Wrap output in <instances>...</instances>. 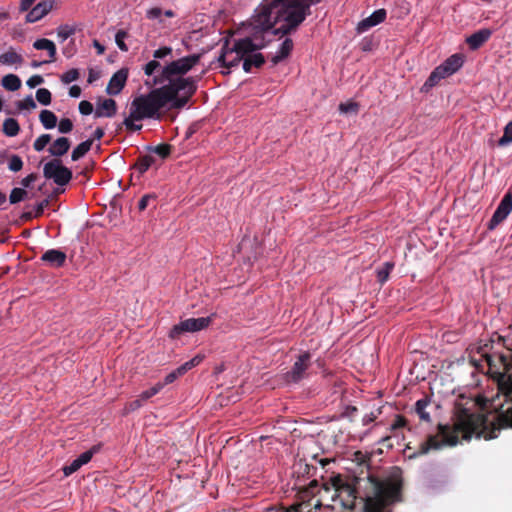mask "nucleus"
Listing matches in <instances>:
<instances>
[{"label":"nucleus","mask_w":512,"mask_h":512,"mask_svg":"<svg viewBox=\"0 0 512 512\" xmlns=\"http://www.w3.org/2000/svg\"><path fill=\"white\" fill-rule=\"evenodd\" d=\"M322 0H300L303 9L305 10V13H307V16L311 14V6L316 5L320 3Z\"/></svg>","instance_id":"59"},{"label":"nucleus","mask_w":512,"mask_h":512,"mask_svg":"<svg viewBox=\"0 0 512 512\" xmlns=\"http://www.w3.org/2000/svg\"><path fill=\"white\" fill-rule=\"evenodd\" d=\"M37 178L38 175L36 173H31L21 180V185L25 188H28L34 181H36Z\"/></svg>","instance_id":"60"},{"label":"nucleus","mask_w":512,"mask_h":512,"mask_svg":"<svg viewBox=\"0 0 512 512\" xmlns=\"http://www.w3.org/2000/svg\"><path fill=\"white\" fill-rule=\"evenodd\" d=\"M33 218H37V217L35 216V212H31V211L23 212L20 216V219L24 222L30 221Z\"/></svg>","instance_id":"64"},{"label":"nucleus","mask_w":512,"mask_h":512,"mask_svg":"<svg viewBox=\"0 0 512 512\" xmlns=\"http://www.w3.org/2000/svg\"><path fill=\"white\" fill-rule=\"evenodd\" d=\"M127 37H128V32L125 30H118L115 35V42H116L118 48L123 52H127L129 50L127 44L124 42V39Z\"/></svg>","instance_id":"42"},{"label":"nucleus","mask_w":512,"mask_h":512,"mask_svg":"<svg viewBox=\"0 0 512 512\" xmlns=\"http://www.w3.org/2000/svg\"><path fill=\"white\" fill-rule=\"evenodd\" d=\"M172 54V48L168 46L161 47L153 52V57L157 59H163L168 55Z\"/></svg>","instance_id":"54"},{"label":"nucleus","mask_w":512,"mask_h":512,"mask_svg":"<svg viewBox=\"0 0 512 512\" xmlns=\"http://www.w3.org/2000/svg\"><path fill=\"white\" fill-rule=\"evenodd\" d=\"M406 424H407V420H406V418L404 416L396 415L393 423L390 426V430L391 431H395L397 429L405 427Z\"/></svg>","instance_id":"53"},{"label":"nucleus","mask_w":512,"mask_h":512,"mask_svg":"<svg viewBox=\"0 0 512 512\" xmlns=\"http://www.w3.org/2000/svg\"><path fill=\"white\" fill-rule=\"evenodd\" d=\"M339 110L341 113L347 114V113H357L359 110V105L356 102H345L340 103Z\"/></svg>","instance_id":"46"},{"label":"nucleus","mask_w":512,"mask_h":512,"mask_svg":"<svg viewBox=\"0 0 512 512\" xmlns=\"http://www.w3.org/2000/svg\"><path fill=\"white\" fill-rule=\"evenodd\" d=\"M387 16V12L385 9L381 8L375 10L370 16L361 20L356 27V31L358 34H362L368 31L370 28L382 23Z\"/></svg>","instance_id":"13"},{"label":"nucleus","mask_w":512,"mask_h":512,"mask_svg":"<svg viewBox=\"0 0 512 512\" xmlns=\"http://www.w3.org/2000/svg\"><path fill=\"white\" fill-rule=\"evenodd\" d=\"M143 402H144V400H143V399H141V397L139 396V398H138V399L133 400V401H131V402L128 404L127 409H128L129 411L137 410V409H139V408L142 406V403H143Z\"/></svg>","instance_id":"62"},{"label":"nucleus","mask_w":512,"mask_h":512,"mask_svg":"<svg viewBox=\"0 0 512 512\" xmlns=\"http://www.w3.org/2000/svg\"><path fill=\"white\" fill-rule=\"evenodd\" d=\"M92 145H93V139H88V140L80 143L73 149V151L71 153V159L73 161H78L79 159L84 157L90 151Z\"/></svg>","instance_id":"26"},{"label":"nucleus","mask_w":512,"mask_h":512,"mask_svg":"<svg viewBox=\"0 0 512 512\" xmlns=\"http://www.w3.org/2000/svg\"><path fill=\"white\" fill-rule=\"evenodd\" d=\"M155 162V158L151 155H142L138 157L133 168H135L140 174H144Z\"/></svg>","instance_id":"28"},{"label":"nucleus","mask_w":512,"mask_h":512,"mask_svg":"<svg viewBox=\"0 0 512 512\" xmlns=\"http://www.w3.org/2000/svg\"><path fill=\"white\" fill-rule=\"evenodd\" d=\"M20 132V125L14 118H7L3 122V133L8 137H14Z\"/></svg>","instance_id":"30"},{"label":"nucleus","mask_w":512,"mask_h":512,"mask_svg":"<svg viewBox=\"0 0 512 512\" xmlns=\"http://www.w3.org/2000/svg\"><path fill=\"white\" fill-rule=\"evenodd\" d=\"M128 78V70L120 69L112 75L106 88L109 95H118L124 88Z\"/></svg>","instance_id":"14"},{"label":"nucleus","mask_w":512,"mask_h":512,"mask_svg":"<svg viewBox=\"0 0 512 512\" xmlns=\"http://www.w3.org/2000/svg\"><path fill=\"white\" fill-rule=\"evenodd\" d=\"M500 361L504 371L498 374V389L504 396L505 402L512 403V354L510 356L501 355ZM504 428L512 429V405L499 413L493 420H490L487 415L463 410L459 413L454 427L439 424L438 434L429 435L426 441L419 445L417 451L409 454L408 457L412 459L425 455L431 450L455 446L458 443L459 434H462L464 439L476 436L491 440L497 438L498 433Z\"/></svg>","instance_id":"1"},{"label":"nucleus","mask_w":512,"mask_h":512,"mask_svg":"<svg viewBox=\"0 0 512 512\" xmlns=\"http://www.w3.org/2000/svg\"><path fill=\"white\" fill-rule=\"evenodd\" d=\"M246 26L249 30L250 36L235 40L232 47L233 51H236L243 58L265 48L268 44L264 39V33L258 34L257 38L254 35L255 30L252 24V18L248 21Z\"/></svg>","instance_id":"7"},{"label":"nucleus","mask_w":512,"mask_h":512,"mask_svg":"<svg viewBox=\"0 0 512 512\" xmlns=\"http://www.w3.org/2000/svg\"><path fill=\"white\" fill-rule=\"evenodd\" d=\"M464 63V57L462 54H454L447 58L440 67L443 69L444 74L450 76L457 72Z\"/></svg>","instance_id":"18"},{"label":"nucleus","mask_w":512,"mask_h":512,"mask_svg":"<svg viewBox=\"0 0 512 512\" xmlns=\"http://www.w3.org/2000/svg\"><path fill=\"white\" fill-rule=\"evenodd\" d=\"M76 32V28L67 24L60 25L57 28V36L61 42H64L70 36L74 35Z\"/></svg>","instance_id":"37"},{"label":"nucleus","mask_w":512,"mask_h":512,"mask_svg":"<svg viewBox=\"0 0 512 512\" xmlns=\"http://www.w3.org/2000/svg\"><path fill=\"white\" fill-rule=\"evenodd\" d=\"M117 112L116 101L108 98L99 105L95 111V117H113Z\"/></svg>","instance_id":"21"},{"label":"nucleus","mask_w":512,"mask_h":512,"mask_svg":"<svg viewBox=\"0 0 512 512\" xmlns=\"http://www.w3.org/2000/svg\"><path fill=\"white\" fill-rule=\"evenodd\" d=\"M241 61H243V57L236 51H233V48L229 47L228 42L226 41L221 49V54L218 57V62L221 67L227 70L225 73H230V69L237 67Z\"/></svg>","instance_id":"12"},{"label":"nucleus","mask_w":512,"mask_h":512,"mask_svg":"<svg viewBox=\"0 0 512 512\" xmlns=\"http://www.w3.org/2000/svg\"><path fill=\"white\" fill-rule=\"evenodd\" d=\"M161 67L160 63L154 58L149 61L143 68L145 75L152 76L157 69Z\"/></svg>","instance_id":"51"},{"label":"nucleus","mask_w":512,"mask_h":512,"mask_svg":"<svg viewBox=\"0 0 512 512\" xmlns=\"http://www.w3.org/2000/svg\"><path fill=\"white\" fill-rule=\"evenodd\" d=\"M33 47L36 50H46L50 58L49 61L54 62L56 60L57 49L53 41L46 38L37 39L33 43Z\"/></svg>","instance_id":"23"},{"label":"nucleus","mask_w":512,"mask_h":512,"mask_svg":"<svg viewBox=\"0 0 512 512\" xmlns=\"http://www.w3.org/2000/svg\"><path fill=\"white\" fill-rule=\"evenodd\" d=\"M79 112L82 115H89L93 112V105L87 100H83L79 103Z\"/></svg>","instance_id":"56"},{"label":"nucleus","mask_w":512,"mask_h":512,"mask_svg":"<svg viewBox=\"0 0 512 512\" xmlns=\"http://www.w3.org/2000/svg\"><path fill=\"white\" fill-rule=\"evenodd\" d=\"M171 101L163 86L152 89L145 95L137 96L131 102V107L139 115L133 116L138 119H161L160 110L165 108Z\"/></svg>","instance_id":"4"},{"label":"nucleus","mask_w":512,"mask_h":512,"mask_svg":"<svg viewBox=\"0 0 512 512\" xmlns=\"http://www.w3.org/2000/svg\"><path fill=\"white\" fill-rule=\"evenodd\" d=\"M293 47V40L291 38H286L280 45L277 53L271 58L272 64L277 65L278 63L286 59L291 54Z\"/></svg>","instance_id":"22"},{"label":"nucleus","mask_w":512,"mask_h":512,"mask_svg":"<svg viewBox=\"0 0 512 512\" xmlns=\"http://www.w3.org/2000/svg\"><path fill=\"white\" fill-rule=\"evenodd\" d=\"M317 468L313 465L306 463L303 460H299L294 464V473L298 476H307L311 477L316 472Z\"/></svg>","instance_id":"27"},{"label":"nucleus","mask_w":512,"mask_h":512,"mask_svg":"<svg viewBox=\"0 0 512 512\" xmlns=\"http://www.w3.org/2000/svg\"><path fill=\"white\" fill-rule=\"evenodd\" d=\"M512 211V191L511 189L503 196L494 214L488 222V229H495L502 223Z\"/></svg>","instance_id":"11"},{"label":"nucleus","mask_w":512,"mask_h":512,"mask_svg":"<svg viewBox=\"0 0 512 512\" xmlns=\"http://www.w3.org/2000/svg\"><path fill=\"white\" fill-rule=\"evenodd\" d=\"M8 167L13 172H18L23 167V161L18 155H12L9 159Z\"/></svg>","instance_id":"48"},{"label":"nucleus","mask_w":512,"mask_h":512,"mask_svg":"<svg viewBox=\"0 0 512 512\" xmlns=\"http://www.w3.org/2000/svg\"><path fill=\"white\" fill-rule=\"evenodd\" d=\"M2 86L8 91H17L21 87V80L15 74H8L2 78Z\"/></svg>","instance_id":"31"},{"label":"nucleus","mask_w":512,"mask_h":512,"mask_svg":"<svg viewBox=\"0 0 512 512\" xmlns=\"http://www.w3.org/2000/svg\"><path fill=\"white\" fill-rule=\"evenodd\" d=\"M81 467H82V465L80 464L79 460L76 458L69 465H67L63 468L64 475L69 476V475L75 473L76 471H78Z\"/></svg>","instance_id":"52"},{"label":"nucleus","mask_w":512,"mask_h":512,"mask_svg":"<svg viewBox=\"0 0 512 512\" xmlns=\"http://www.w3.org/2000/svg\"><path fill=\"white\" fill-rule=\"evenodd\" d=\"M200 60L199 54H192L172 61L163 67L160 75L155 76L153 85L163 84L165 81L173 80L174 76H181L190 71Z\"/></svg>","instance_id":"6"},{"label":"nucleus","mask_w":512,"mask_h":512,"mask_svg":"<svg viewBox=\"0 0 512 512\" xmlns=\"http://www.w3.org/2000/svg\"><path fill=\"white\" fill-rule=\"evenodd\" d=\"M22 62L23 57L12 48L0 55V63L2 65L22 64Z\"/></svg>","instance_id":"25"},{"label":"nucleus","mask_w":512,"mask_h":512,"mask_svg":"<svg viewBox=\"0 0 512 512\" xmlns=\"http://www.w3.org/2000/svg\"><path fill=\"white\" fill-rule=\"evenodd\" d=\"M162 389H163V384L157 383L150 389L143 391L140 394V397H141V399L146 401V400L150 399L151 397L155 396L156 394H158Z\"/></svg>","instance_id":"45"},{"label":"nucleus","mask_w":512,"mask_h":512,"mask_svg":"<svg viewBox=\"0 0 512 512\" xmlns=\"http://www.w3.org/2000/svg\"><path fill=\"white\" fill-rule=\"evenodd\" d=\"M156 196L154 194H146L141 197L138 202L139 211H144L150 204V202H155Z\"/></svg>","instance_id":"49"},{"label":"nucleus","mask_w":512,"mask_h":512,"mask_svg":"<svg viewBox=\"0 0 512 512\" xmlns=\"http://www.w3.org/2000/svg\"><path fill=\"white\" fill-rule=\"evenodd\" d=\"M429 405V401L427 399H420L415 403V411L419 415L420 419L429 422L430 415L426 411L427 406Z\"/></svg>","instance_id":"33"},{"label":"nucleus","mask_w":512,"mask_h":512,"mask_svg":"<svg viewBox=\"0 0 512 512\" xmlns=\"http://www.w3.org/2000/svg\"><path fill=\"white\" fill-rule=\"evenodd\" d=\"M28 196V192L23 188H13L10 195L9 201L11 204H16L23 201Z\"/></svg>","instance_id":"38"},{"label":"nucleus","mask_w":512,"mask_h":512,"mask_svg":"<svg viewBox=\"0 0 512 512\" xmlns=\"http://www.w3.org/2000/svg\"><path fill=\"white\" fill-rule=\"evenodd\" d=\"M147 149L149 152L157 154L162 159L168 158L172 152V146L168 143H162L157 146H148Z\"/></svg>","instance_id":"32"},{"label":"nucleus","mask_w":512,"mask_h":512,"mask_svg":"<svg viewBox=\"0 0 512 512\" xmlns=\"http://www.w3.org/2000/svg\"><path fill=\"white\" fill-rule=\"evenodd\" d=\"M446 77H448V76L446 74H444L443 69L440 66L436 67L431 72V74L429 75V77L427 78L425 83L423 84L421 90L425 91V92H428L431 88L436 86L440 82V80H442V79H444Z\"/></svg>","instance_id":"24"},{"label":"nucleus","mask_w":512,"mask_h":512,"mask_svg":"<svg viewBox=\"0 0 512 512\" xmlns=\"http://www.w3.org/2000/svg\"><path fill=\"white\" fill-rule=\"evenodd\" d=\"M99 450H100V446L99 445H94L89 450H87V451L83 452L82 454H80L77 459L79 460L80 464L83 466V465L87 464L88 462H90V460L92 459L93 455L95 453H97Z\"/></svg>","instance_id":"39"},{"label":"nucleus","mask_w":512,"mask_h":512,"mask_svg":"<svg viewBox=\"0 0 512 512\" xmlns=\"http://www.w3.org/2000/svg\"><path fill=\"white\" fill-rule=\"evenodd\" d=\"M215 314L208 317L201 318H188L174 325L170 332L169 337L172 339H178L185 332H197L207 328L213 321Z\"/></svg>","instance_id":"9"},{"label":"nucleus","mask_w":512,"mask_h":512,"mask_svg":"<svg viewBox=\"0 0 512 512\" xmlns=\"http://www.w3.org/2000/svg\"><path fill=\"white\" fill-rule=\"evenodd\" d=\"M163 87L171 101V109L183 108L197 90L196 80L193 77H178Z\"/></svg>","instance_id":"5"},{"label":"nucleus","mask_w":512,"mask_h":512,"mask_svg":"<svg viewBox=\"0 0 512 512\" xmlns=\"http://www.w3.org/2000/svg\"><path fill=\"white\" fill-rule=\"evenodd\" d=\"M51 141V135L50 134H42L40 135L33 143V148L35 151L40 152L44 150V148L49 144Z\"/></svg>","instance_id":"40"},{"label":"nucleus","mask_w":512,"mask_h":512,"mask_svg":"<svg viewBox=\"0 0 512 512\" xmlns=\"http://www.w3.org/2000/svg\"><path fill=\"white\" fill-rule=\"evenodd\" d=\"M43 82L44 79L41 75H33L27 80L26 84L30 88H35L36 86L41 85Z\"/></svg>","instance_id":"57"},{"label":"nucleus","mask_w":512,"mask_h":512,"mask_svg":"<svg viewBox=\"0 0 512 512\" xmlns=\"http://www.w3.org/2000/svg\"><path fill=\"white\" fill-rule=\"evenodd\" d=\"M73 129V122L69 118H63L58 124V130L60 133L66 134L71 132Z\"/></svg>","instance_id":"50"},{"label":"nucleus","mask_w":512,"mask_h":512,"mask_svg":"<svg viewBox=\"0 0 512 512\" xmlns=\"http://www.w3.org/2000/svg\"><path fill=\"white\" fill-rule=\"evenodd\" d=\"M402 486L397 475L379 477L368 473L336 485V493L345 509L353 510L359 502L363 512H391L389 507L402 500Z\"/></svg>","instance_id":"2"},{"label":"nucleus","mask_w":512,"mask_h":512,"mask_svg":"<svg viewBox=\"0 0 512 512\" xmlns=\"http://www.w3.org/2000/svg\"><path fill=\"white\" fill-rule=\"evenodd\" d=\"M53 7L51 1H41L35 7H33L26 15V21L28 23H34L42 19L47 15Z\"/></svg>","instance_id":"16"},{"label":"nucleus","mask_w":512,"mask_h":512,"mask_svg":"<svg viewBox=\"0 0 512 512\" xmlns=\"http://www.w3.org/2000/svg\"><path fill=\"white\" fill-rule=\"evenodd\" d=\"M79 71L78 69H70L61 76V81L65 84H69L73 81H76L79 78Z\"/></svg>","instance_id":"47"},{"label":"nucleus","mask_w":512,"mask_h":512,"mask_svg":"<svg viewBox=\"0 0 512 512\" xmlns=\"http://www.w3.org/2000/svg\"><path fill=\"white\" fill-rule=\"evenodd\" d=\"M67 256L58 249H49L42 256L41 260L51 267L60 268L65 265Z\"/></svg>","instance_id":"15"},{"label":"nucleus","mask_w":512,"mask_h":512,"mask_svg":"<svg viewBox=\"0 0 512 512\" xmlns=\"http://www.w3.org/2000/svg\"><path fill=\"white\" fill-rule=\"evenodd\" d=\"M265 63V57L262 53H258L257 51L247 55L243 58V70L247 73L252 71V68H260Z\"/></svg>","instance_id":"20"},{"label":"nucleus","mask_w":512,"mask_h":512,"mask_svg":"<svg viewBox=\"0 0 512 512\" xmlns=\"http://www.w3.org/2000/svg\"><path fill=\"white\" fill-rule=\"evenodd\" d=\"M394 268V264L392 262H385L381 268L377 270V281L382 285L384 284Z\"/></svg>","instance_id":"35"},{"label":"nucleus","mask_w":512,"mask_h":512,"mask_svg":"<svg viewBox=\"0 0 512 512\" xmlns=\"http://www.w3.org/2000/svg\"><path fill=\"white\" fill-rule=\"evenodd\" d=\"M43 175L46 179H52L58 186L67 185L72 179V171L62 164L58 158L47 162L43 167Z\"/></svg>","instance_id":"8"},{"label":"nucleus","mask_w":512,"mask_h":512,"mask_svg":"<svg viewBox=\"0 0 512 512\" xmlns=\"http://www.w3.org/2000/svg\"><path fill=\"white\" fill-rule=\"evenodd\" d=\"M39 120L46 129H53L57 125V117L50 110H42L39 115Z\"/></svg>","instance_id":"29"},{"label":"nucleus","mask_w":512,"mask_h":512,"mask_svg":"<svg viewBox=\"0 0 512 512\" xmlns=\"http://www.w3.org/2000/svg\"><path fill=\"white\" fill-rule=\"evenodd\" d=\"M138 115L137 112L130 106V114L124 119L123 124L130 131H138L142 128V125L135 124L134 121H141L142 119L134 118L133 116Z\"/></svg>","instance_id":"36"},{"label":"nucleus","mask_w":512,"mask_h":512,"mask_svg":"<svg viewBox=\"0 0 512 512\" xmlns=\"http://www.w3.org/2000/svg\"><path fill=\"white\" fill-rule=\"evenodd\" d=\"M50 204V198L47 197L43 199L40 203H38L35 207V216L41 217L44 213V210L46 207H48Z\"/></svg>","instance_id":"55"},{"label":"nucleus","mask_w":512,"mask_h":512,"mask_svg":"<svg viewBox=\"0 0 512 512\" xmlns=\"http://www.w3.org/2000/svg\"><path fill=\"white\" fill-rule=\"evenodd\" d=\"M180 376L181 374H178L177 369H175L174 371L167 374L166 377L164 378V381L160 383L163 384L164 387L165 385L173 383Z\"/></svg>","instance_id":"58"},{"label":"nucleus","mask_w":512,"mask_h":512,"mask_svg":"<svg viewBox=\"0 0 512 512\" xmlns=\"http://www.w3.org/2000/svg\"><path fill=\"white\" fill-rule=\"evenodd\" d=\"M307 13L300 0H263L252 16L254 35L273 29L274 35L281 37L297 31Z\"/></svg>","instance_id":"3"},{"label":"nucleus","mask_w":512,"mask_h":512,"mask_svg":"<svg viewBox=\"0 0 512 512\" xmlns=\"http://www.w3.org/2000/svg\"><path fill=\"white\" fill-rule=\"evenodd\" d=\"M69 95L72 98H78L81 95V88L78 85H73L69 89Z\"/></svg>","instance_id":"63"},{"label":"nucleus","mask_w":512,"mask_h":512,"mask_svg":"<svg viewBox=\"0 0 512 512\" xmlns=\"http://www.w3.org/2000/svg\"><path fill=\"white\" fill-rule=\"evenodd\" d=\"M512 142V121L509 122L505 129L502 137L499 139L498 144L500 146H505Z\"/></svg>","instance_id":"43"},{"label":"nucleus","mask_w":512,"mask_h":512,"mask_svg":"<svg viewBox=\"0 0 512 512\" xmlns=\"http://www.w3.org/2000/svg\"><path fill=\"white\" fill-rule=\"evenodd\" d=\"M203 359H204V356L196 355L195 357H193L189 361H187L184 364H182L181 366H179L177 368V373L181 374V376L184 375L190 369H192V368L196 367L197 365H199L203 361Z\"/></svg>","instance_id":"34"},{"label":"nucleus","mask_w":512,"mask_h":512,"mask_svg":"<svg viewBox=\"0 0 512 512\" xmlns=\"http://www.w3.org/2000/svg\"><path fill=\"white\" fill-rule=\"evenodd\" d=\"M36 99L42 105H49L51 103V92L46 88H39L36 91Z\"/></svg>","instance_id":"41"},{"label":"nucleus","mask_w":512,"mask_h":512,"mask_svg":"<svg viewBox=\"0 0 512 512\" xmlns=\"http://www.w3.org/2000/svg\"><path fill=\"white\" fill-rule=\"evenodd\" d=\"M311 363V354L304 352L299 355L291 370L285 373L284 379L287 383H298L305 377L306 370Z\"/></svg>","instance_id":"10"},{"label":"nucleus","mask_w":512,"mask_h":512,"mask_svg":"<svg viewBox=\"0 0 512 512\" xmlns=\"http://www.w3.org/2000/svg\"><path fill=\"white\" fill-rule=\"evenodd\" d=\"M70 146L71 142L67 137H59L50 145L48 152L54 157H61L68 152Z\"/></svg>","instance_id":"19"},{"label":"nucleus","mask_w":512,"mask_h":512,"mask_svg":"<svg viewBox=\"0 0 512 512\" xmlns=\"http://www.w3.org/2000/svg\"><path fill=\"white\" fill-rule=\"evenodd\" d=\"M162 15V9L160 7H153L146 13L148 19H157Z\"/></svg>","instance_id":"61"},{"label":"nucleus","mask_w":512,"mask_h":512,"mask_svg":"<svg viewBox=\"0 0 512 512\" xmlns=\"http://www.w3.org/2000/svg\"><path fill=\"white\" fill-rule=\"evenodd\" d=\"M16 105L19 110H33L36 108V103L31 95L21 101H18Z\"/></svg>","instance_id":"44"},{"label":"nucleus","mask_w":512,"mask_h":512,"mask_svg":"<svg viewBox=\"0 0 512 512\" xmlns=\"http://www.w3.org/2000/svg\"><path fill=\"white\" fill-rule=\"evenodd\" d=\"M491 35L492 31L490 29H480L467 37L466 43L471 50H477L490 39Z\"/></svg>","instance_id":"17"}]
</instances>
